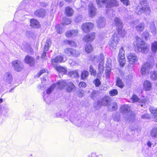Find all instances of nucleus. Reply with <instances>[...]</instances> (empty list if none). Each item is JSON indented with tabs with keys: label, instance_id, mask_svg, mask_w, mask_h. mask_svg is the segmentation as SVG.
I'll use <instances>...</instances> for the list:
<instances>
[{
	"label": "nucleus",
	"instance_id": "nucleus-30",
	"mask_svg": "<svg viewBox=\"0 0 157 157\" xmlns=\"http://www.w3.org/2000/svg\"><path fill=\"white\" fill-rule=\"evenodd\" d=\"M142 152L146 157H151L152 156L151 151L148 149H144L142 150Z\"/></svg>",
	"mask_w": 157,
	"mask_h": 157
},
{
	"label": "nucleus",
	"instance_id": "nucleus-55",
	"mask_svg": "<svg viewBox=\"0 0 157 157\" xmlns=\"http://www.w3.org/2000/svg\"><path fill=\"white\" fill-rule=\"evenodd\" d=\"M111 60L110 58H108L107 59L106 64V68H111Z\"/></svg>",
	"mask_w": 157,
	"mask_h": 157
},
{
	"label": "nucleus",
	"instance_id": "nucleus-16",
	"mask_svg": "<svg viewBox=\"0 0 157 157\" xmlns=\"http://www.w3.org/2000/svg\"><path fill=\"white\" fill-rule=\"evenodd\" d=\"M3 79L6 84H10L13 80L12 75L11 73L7 72L5 73L3 75Z\"/></svg>",
	"mask_w": 157,
	"mask_h": 157
},
{
	"label": "nucleus",
	"instance_id": "nucleus-63",
	"mask_svg": "<svg viewBox=\"0 0 157 157\" xmlns=\"http://www.w3.org/2000/svg\"><path fill=\"white\" fill-rule=\"evenodd\" d=\"M47 51L45 50V49H44L43 52L41 56L42 58L43 59H45L46 58V53Z\"/></svg>",
	"mask_w": 157,
	"mask_h": 157
},
{
	"label": "nucleus",
	"instance_id": "nucleus-27",
	"mask_svg": "<svg viewBox=\"0 0 157 157\" xmlns=\"http://www.w3.org/2000/svg\"><path fill=\"white\" fill-rule=\"evenodd\" d=\"M63 58L61 56L56 57L54 59L52 60V63L53 65H56L55 63H61L63 61Z\"/></svg>",
	"mask_w": 157,
	"mask_h": 157
},
{
	"label": "nucleus",
	"instance_id": "nucleus-26",
	"mask_svg": "<svg viewBox=\"0 0 157 157\" xmlns=\"http://www.w3.org/2000/svg\"><path fill=\"white\" fill-rule=\"evenodd\" d=\"M67 91L69 92L73 91L75 89V86L73 83L71 82H68L67 85Z\"/></svg>",
	"mask_w": 157,
	"mask_h": 157
},
{
	"label": "nucleus",
	"instance_id": "nucleus-52",
	"mask_svg": "<svg viewBox=\"0 0 157 157\" xmlns=\"http://www.w3.org/2000/svg\"><path fill=\"white\" fill-rule=\"evenodd\" d=\"M65 43L71 46L75 47L76 46V44L74 41L72 40H66L65 41Z\"/></svg>",
	"mask_w": 157,
	"mask_h": 157
},
{
	"label": "nucleus",
	"instance_id": "nucleus-45",
	"mask_svg": "<svg viewBox=\"0 0 157 157\" xmlns=\"http://www.w3.org/2000/svg\"><path fill=\"white\" fill-rule=\"evenodd\" d=\"M89 71L90 72V74L91 75L94 76H95L97 74L96 71L95 69L91 66H90Z\"/></svg>",
	"mask_w": 157,
	"mask_h": 157
},
{
	"label": "nucleus",
	"instance_id": "nucleus-46",
	"mask_svg": "<svg viewBox=\"0 0 157 157\" xmlns=\"http://www.w3.org/2000/svg\"><path fill=\"white\" fill-rule=\"evenodd\" d=\"M56 86V85L55 84H53L50 87L48 88L46 91V93L47 94H50L53 90L54 88Z\"/></svg>",
	"mask_w": 157,
	"mask_h": 157
},
{
	"label": "nucleus",
	"instance_id": "nucleus-28",
	"mask_svg": "<svg viewBox=\"0 0 157 157\" xmlns=\"http://www.w3.org/2000/svg\"><path fill=\"white\" fill-rule=\"evenodd\" d=\"M116 85L121 89H122L124 86V83L122 80L119 77L117 78Z\"/></svg>",
	"mask_w": 157,
	"mask_h": 157
},
{
	"label": "nucleus",
	"instance_id": "nucleus-53",
	"mask_svg": "<svg viewBox=\"0 0 157 157\" xmlns=\"http://www.w3.org/2000/svg\"><path fill=\"white\" fill-rule=\"evenodd\" d=\"M88 75V72L87 71H83L81 74V78L82 79H84L87 77Z\"/></svg>",
	"mask_w": 157,
	"mask_h": 157
},
{
	"label": "nucleus",
	"instance_id": "nucleus-43",
	"mask_svg": "<svg viewBox=\"0 0 157 157\" xmlns=\"http://www.w3.org/2000/svg\"><path fill=\"white\" fill-rule=\"evenodd\" d=\"M71 21L70 19L64 17L63 18L62 24L63 25H67L71 24Z\"/></svg>",
	"mask_w": 157,
	"mask_h": 157
},
{
	"label": "nucleus",
	"instance_id": "nucleus-54",
	"mask_svg": "<svg viewBox=\"0 0 157 157\" xmlns=\"http://www.w3.org/2000/svg\"><path fill=\"white\" fill-rule=\"evenodd\" d=\"M93 83L94 84L96 87H99L101 84V82L98 78H96L93 81Z\"/></svg>",
	"mask_w": 157,
	"mask_h": 157
},
{
	"label": "nucleus",
	"instance_id": "nucleus-57",
	"mask_svg": "<svg viewBox=\"0 0 157 157\" xmlns=\"http://www.w3.org/2000/svg\"><path fill=\"white\" fill-rule=\"evenodd\" d=\"M120 1L124 5L126 6L130 4L129 0H120Z\"/></svg>",
	"mask_w": 157,
	"mask_h": 157
},
{
	"label": "nucleus",
	"instance_id": "nucleus-10",
	"mask_svg": "<svg viewBox=\"0 0 157 157\" xmlns=\"http://www.w3.org/2000/svg\"><path fill=\"white\" fill-rule=\"evenodd\" d=\"M119 40V38L117 34L115 33L113 36L112 40L109 42L110 49L111 50L114 51L115 49Z\"/></svg>",
	"mask_w": 157,
	"mask_h": 157
},
{
	"label": "nucleus",
	"instance_id": "nucleus-13",
	"mask_svg": "<svg viewBox=\"0 0 157 157\" xmlns=\"http://www.w3.org/2000/svg\"><path fill=\"white\" fill-rule=\"evenodd\" d=\"M127 58L129 63L133 64L138 61V58L136 55L133 53H130L127 56Z\"/></svg>",
	"mask_w": 157,
	"mask_h": 157
},
{
	"label": "nucleus",
	"instance_id": "nucleus-24",
	"mask_svg": "<svg viewBox=\"0 0 157 157\" xmlns=\"http://www.w3.org/2000/svg\"><path fill=\"white\" fill-rule=\"evenodd\" d=\"M25 61L26 63L29 64L30 66L33 65L34 63L33 58L29 56H26L25 59Z\"/></svg>",
	"mask_w": 157,
	"mask_h": 157
},
{
	"label": "nucleus",
	"instance_id": "nucleus-34",
	"mask_svg": "<svg viewBox=\"0 0 157 157\" xmlns=\"http://www.w3.org/2000/svg\"><path fill=\"white\" fill-rule=\"evenodd\" d=\"M63 26V25L61 24V25H57L56 26V31L58 33L61 34L64 31Z\"/></svg>",
	"mask_w": 157,
	"mask_h": 157
},
{
	"label": "nucleus",
	"instance_id": "nucleus-22",
	"mask_svg": "<svg viewBox=\"0 0 157 157\" xmlns=\"http://www.w3.org/2000/svg\"><path fill=\"white\" fill-rule=\"evenodd\" d=\"M56 85V86L58 89H61L63 88L67 85V83L66 80H60L57 82Z\"/></svg>",
	"mask_w": 157,
	"mask_h": 157
},
{
	"label": "nucleus",
	"instance_id": "nucleus-6",
	"mask_svg": "<svg viewBox=\"0 0 157 157\" xmlns=\"http://www.w3.org/2000/svg\"><path fill=\"white\" fill-rule=\"evenodd\" d=\"M114 22L117 26V29L118 33L122 37H124L125 34L124 29H123L122 22L119 18L116 17L114 19Z\"/></svg>",
	"mask_w": 157,
	"mask_h": 157
},
{
	"label": "nucleus",
	"instance_id": "nucleus-15",
	"mask_svg": "<svg viewBox=\"0 0 157 157\" xmlns=\"http://www.w3.org/2000/svg\"><path fill=\"white\" fill-rule=\"evenodd\" d=\"M12 65L14 69L17 71H20L22 69L23 64L20 61L18 60L13 61Z\"/></svg>",
	"mask_w": 157,
	"mask_h": 157
},
{
	"label": "nucleus",
	"instance_id": "nucleus-8",
	"mask_svg": "<svg viewBox=\"0 0 157 157\" xmlns=\"http://www.w3.org/2000/svg\"><path fill=\"white\" fill-rule=\"evenodd\" d=\"M104 56L103 54H101L100 56H94L92 57L90 59L94 63H98V68L103 69L104 64Z\"/></svg>",
	"mask_w": 157,
	"mask_h": 157
},
{
	"label": "nucleus",
	"instance_id": "nucleus-37",
	"mask_svg": "<svg viewBox=\"0 0 157 157\" xmlns=\"http://www.w3.org/2000/svg\"><path fill=\"white\" fill-rule=\"evenodd\" d=\"M83 40L87 44L85 47V50L86 52L88 53V35H86L83 38Z\"/></svg>",
	"mask_w": 157,
	"mask_h": 157
},
{
	"label": "nucleus",
	"instance_id": "nucleus-32",
	"mask_svg": "<svg viewBox=\"0 0 157 157\" xmlns=\"http://www.w3.org/2000/svg\"><path fill=\"white\" fill-rule=\"evenodd\" d=\"M117 109V103L116 102H113L111 105H109L108 106V109L110 111H115Z\"/></svg>",
	"mask_w": 157,
	"mask_h": 157
},
{
	"label": "nucleus",
	"instance_id": "nucleus-44",
	"mask_svg": "<svg viewBox=\"0 0 157 157\" xmlns=\"http://www.w3.org/2000/svg\"><path fill=\"white\" fill-rule=\"evenodd\" d=\"M120 114L119 113H114L113 115V120L115 121L118 122L120 120Z\"/></svg>",
	"mask_w": 157,
	"mask_h": 157
},
{
	"label": "nucleus",
	"instance_id": "nucleus-14",
	"mask_svg": "<svg viewBox=\"0 0 157 157\" xmlns=\"http://www.w3.org/2000/svg\"><path fill=\"white\" fill-rule=\"evenodd\" d=\"M151 68V65L149 63H145L142 66L140 72L141 74L144 75L149 72Z\"/></svg>",
	"mask_w": 157,
	"mask_h": 157
},
{
	"label": "nucleus",
	"instance_id": "nucleus-25",
	"mask_svg": "<svg viewBox=\"0 0 157 157\" xmlns=\"http://www.w3.org/2000/svg\"><path fill=\"white\" fill-rule=\"evenodd\" d=\"M30 26L35 28H38L40 27V24L35 19H32L30 20Z\"/></svg>",
	"mask_w": 157,
	"mask_h": 157
},
{
	"label": "nucleus",
	"instance_id": "nucleus-31",
	"mask_svg": "<svg viewBox=\"0 0 157 157\" xmlns=\"http://www.w3.org/2000/svg\"><path fill=\"white\" fill-rule=\"evenodd\" d=\"M74 11L70 7H67L65 9V13L66 15L69 16H71L73 14Z\"/></svg>",
	"mask_w": 157,
	"mask_h": 157
},
{
	"label": "nucleus",
	"instance_id": "nucleus-48",
	"mask_svg": "<svg viewBox=\"0 0 157 157\" xmlns=\"http://www.w3.org/2000/svg\"><path fill=\"white\" fill-rule=\"evenodd\" d=\"M111 68H106L105 71V74L106 78H109L110 77V74L111 73Z\"/></svg>",
	"mask_w": 157,
	"mask_h": 157
},
{
	"label": "nucleus",
	"instance_id": "nucleus-18",
	"mask_svg": "<svg viewBox=\"0 0 157 157\" xmlns=\"http://www.w3.org/2000/svg\"><path fill=\"white\" fill-rule=\"evenodd\" d=\"M127 21H131L133 19V15H128V16L126 17ZM139 21V19H135L131 21L130 23V24L131 26L132 27H133L135 26V24L136 23H138Z\"/></svg>",
	"mask_w": 157,
	"mask_h": 157
},
{
	"label": "nucleus",
	"instance_id": "nucleus-11",
	"mask_svg": "<svg viewBox=\"0 0 157 157\" xmlns=\"http://www.w3.org/2000/svg\"><path fill=\"white\" fill-rule=\"evenodd\" d=\"M125 52L123 47L120 49L118 54V62L121 67H123L125 65Z\"/></svg>",
	"mask_w": 157,
	"mask_h": 157
},
{
	"label": "nucleus",
	"instance_id": "nucleus-39",
	"mask_svg": "<svg viewBox=\"0 0 157 157\" xmlns=\"http://www.w3.org/2000/svg\"><path fill=\"white\" fill-rule=\"evenodd\" d=\"M29 1L27 0H24L21 2L20 4V8L21 9H25L27 6Z\"/></svg>",
	"mask_w": 157,
	"mask_h": 157
},
{
	"label": "nucleus",
	"instance_id": "nucleus-41",
	"mask_svg": "<svg viewBox=\"0 0 157 157\" xmlns=\"http://www.w3.org/2000/svg\"><path fill=\"white\" fill-rule=\"evenodd\" d=\"M82 28L84 33H88V23H86L83 24L82 26Z\"/></svg>",
	"mask_w": 157,
	"mask_h": 157
},
{
	"label": "nucleus",
	"instance_id": "nucleus-9",
	"mask_svg": "<svg viewBox=\"0 0 157 157\" xmlns=\"http://www.w3.org/2000/svg\"><path fill=\"white\" fill-rule=\"evenodd\" d=\"M109 99V97L105 96L100 100L95 102L94 104V107L96 109H98L101 106H105L108 104Z\"/></svg>",
	"mask_w": 157,
	"mask_h": 157
},
{
	"label": "nucleus",
	"instance_id": "nucleus-40",
	"mask_svg": "<svg viewBox=\"0 0 157 157\" xmlns=\"http://www.w3.org/2000/svg\"><path fill=\"white\" fill-rule=\"evenodd\" d=\"M150 27L151 30V32L153 35H155L156 34V29L154 23L153 22L151 23V25Z\"/></svg>",
	"mask_w": 157,
	"mask_h": 157
},
{
	"label": "nucleus",
	"instance_id": "nucleus-3",
	"mask_svg": "<svg viewBox=\"0 0 157 157\" xmlns=\"http://www.w3.org/2000/svg\"><path fill=\"white\" fill-rule=\"evenodd\" d=\"M141 7L138 6L135 12L138 15H140L144 13L146 15H149L151 12V10L147 4V0H139Z\"/></svg>",
	"mask_w": 157,
	"mask_h": 157
},
{
	"label": "nucleus",
	"instance_id": "nucleus-12",
	"mask_svg": "<svg viewBox=\"0 0 157 157\" xmlns=\"http://www.w3.org/2000/svg\"><path fill=\"white\" fill-rule=\"evenodd\" d=\"M65 53L68 56L77 57L79 56L80 52L78 51L70 48H67L64 50Z\"/></svg>",
	"mask_w": 157,
	"mask_h": 157
},
{
	"label": "nucleus",
	"instance_id": "nucleus-4",
	"mask_svg": "<svg viewBox=\"0 0 157 157\" xmlns=\"http://www.w3.org/2000/svg\"><path fill=\"white\" fill-rule=\"evenodd\" d=\"M129 107L127 105L122 106L120 108L121 112L123 114L127 113V117H126L127 120L128 119L130 121H133L135 118V115L129 111Z\"/></svg>",
	"mask_w": 157,
	"mask_h": 157
},
{
	"label": "nucleus",
	"instance_id": "nucleus-49",
	"mask_svg": "<svg viewBox=\"0 0 157 157\" xmlns=\"http://www.w3.org/2000/svg\"><path fill=\"white\" fill-rule=\"evenodd\" d=\"M151 78L153 80L157 79V71H155L151 73Z\"/></svg>",
	"mask_w": 157,
	"mask_h": 157
},
{
	"label": "nucleus",
	"instance_id": "nucleus-1",
	"mask_svg": "<svg viewBox=\"0 0 157 157\" xmlns=\"http://www.w3.org/2000/svg\"><path fill=\"white\" fill-rule=\"evenodd\" d=\"M96 2L99 7H101L102 5L105 3L106 8V13H109V10L111 11V8L113 7H117L119 6V4L116 0H96Z\"/></svg>",
	"mask_w": 157,
	"mask_h": 157
},
{
	"label": "nucleus",
	"instance_id": "nucleus-21",
	"mask_svg": "<svg viewBox=\"0 0 157 157\" xmlns=\"http://www.w3.org/2000/svg\"><path fill=\"white\" fill-rule=\"evenodd\" d=\"M151 83L147 80L145 81L143 83V88L146 91H150L151 89Z\"/></svg>",
	"mask_w": 157,
	"mask_h": 157
},
{
	"label": "nucleus",
	"instance_id": "nucleus-5",
	"mask_svg": "<svg viewBox=\"0 0 157 157\" xmlns=\"http://www.w3.org/2000/svg\"><path fill=\"white\" fill-rule=\"evenodd\" d=\"M70 121L76 126L78 127H85L87 125V120L83 118L79 119L77 117H75L74 119H72L71 117H68Z\"/></svg>",
	"mask_w": 157,
	"mask_h": 157
},
{
	"label": "nucleus",
	"instance_id": "nucleus-42",
	"mask_svg": "<svg viewBox=\"0 0 157 157\" xmlns=\"http://www.w3.org/2000/svg\"><path fill=\"white\" fill-rule=\"evenodd\" d=\"M51 44V42L50 40L49 39H47L45 44L44 49H45L46 51H48Z\"/></svg>",
	"mask_w": 157,
	"mask_h": 157
},
{
	"label": "nucleus",
	"instance_id": "nucleus-36",
	"mask_svg": "<svg viewBox=\"0 0 157 157\" xmlns=\"http://www.w3.org/2000/svg\"><path fill=\"white\" fill-rule=\"evenodd\" d=\"M68 75L71 78H77L79 76L78 72L76 70L69 71Z\"/></svg>",
	"mask_w": 157,
	"mask_h": 157
},
{
	"label": "nucleus",
	"instance_id": "nucleus-58",
	"mask_svg": "<svg viewBox=\"0 0 157 157\" xmlns=\"http://www.w3.org/2000/svg\"><path fill=\"white\" fill-rule=\"evenodd\" d=\"M149 33L147 31L144 32L143 33V36L145 39H147L149 37Z\"/></svg>",
	"mask_w": 157,
	"mask_h": 157
},
{
	"label": "nucleus",
	"instance_id": "nucleus-38",
	"mask_svg": "<svg viewBox=\"0 0 157 157\" xmlns=\"http://www.w3.org/2000/svg\"><path fill=\"white\" fill-rule=\"evenodd\" d=\"M56 69L59 72L63 73V74H65L67 71V70L65 68L61 66L56 67Z\"/></svg>",
	"mask_w": 157,
	"mask_h": 157
},
{
	"label": "nucleus",
	"instance_id": "nucleus-47",
	"mask_svg": "<svg viewBox=\"0 0 157 157\" xmlns=\"http://www.w3.org/2000/svg\"><path fill=\"white\" fill-rule=\"evenodd\" d=\"M157 50V41L153 43L151 45V50L153 52H155Z\"/></svg>",
	"mask_w": 157,
	"mask_h": 157
},
{
	"label": "nucleus",
	"instance_id": "nucleus-2",
	"mask_svg": "<svg viewBox=\"0 0 157 157\" xmlns=\"http://www.w3.org/2000/svg\"><path fill=\"white\" fill-rule=\"evenodd\" d=\"M136 46L137 48V52H141L144 53H147L149 50V45L146 44L142 39L139 37H136Z\"/></svg>",
	"mask_w": 157,
	"mask_h": 157
},
{
	"label": "nucleus",
	"instance_id": "nucleus-62",
	"mask_svg": "<svg viewBox=\"0 0 157 157\" xmlns=\"http://www.w3.org/2000/svg\"><path fill=\"white\" fill-rule=\"evenodd\" d=\"M46 71V70L45 69H43L41 70L40 71V72L37 74L36 76L37 77H39L42 74H43Z\"/></svg>",
	"mask_w": 157,
	"mask_h": 157
},
{
	"label": "nucleus",
	"instance_id": "nucleus-33",
	"mask_svg": "<svg viewBox=\"0 0 157 157\" xmlns=\"http://www.w3.org/2000/svg\"><path fill=\"white\" fill-rule=\"evenodd\" d=\"M151 136L154 138H157V127L153 128L150 132Z\"/></svg>",
	"mask_w": 157,
	"mask_h": 157
},
{
	"label": "nucleus",
	"instance_id": "nucleus-56",
	"mask_svg": "<svg viewBox=\"0 0 157 157\" xmlns=\"http://www.w3.org/2000/svg\"><path fill=\"white\" fill-rule=\"evenodd\" d=\"M149 110L152 113H157V109L154 107H150L149 108Z\"/></svg>",
	"mask_w": 157,
	"mask_h": 157
},
{
	"label": "nucleus",
	"instance_id": "nucleus-60",
	"mask_svg": "<svg viewBox=\"0 0 157 157\" xmlns=\"http://www.w3.org/2000/svg\"><path fill=\"white\" fill-rule=\"evenodd\" d=\"M84 94V91L82 90H80L78 92V95L79 97H82Z\"/></svg>",
	"mask_w": 157,
	"mask_h": 157
},
{
	"label": "nucleus",
	"instance_id": "nucleus-50",
	"mask_svg": "<svg viewBox=\"0 0 157 157\" xmlns=\"http://www.w3.org/2000/svg\"><path fill=\"white\" fill-rule=\"evenodd\" d=\"M95 34L94 32L89 33V42L93 40L95 38Z\"/></svg>",
	"mask_w": 157,
	"mask_h": 157
},
{
	"label": "nucleus",
	"instance_id": "nucleus-29",
	"mask_svg": "<svg viewBox=\"0 0 157 157\" xmlns=\"http://www.w3.org/2000/svg\"><path fill=\"white\" fill-rule=\"evenodd\" d=\"M55 117H68L67 115H66L64 112L63 111L61 110L59 112H57L55 116H54Z\"/></svg>",
	"mask_w": 157,
	"mask_h": 157
},
{
	"label": "nucleus",
	"instance_id": "nucleus-20",
	"mask_svg": "<svg viewBox=\"0 0 157 157\" xmlns=\"http://www.w3.org/2000/svg\"><path fill=\"white\" fill-rule=\"evenodd\" d=\"M46 12L44 10L40 9L37 10L35 12L34 15L39 17H44L46 15Z\"/></svg>",
	"mask_w": 157,
	"mask_h": 157
},
{
	"label": "nucleus",
	"instance_id": "nucleus-17",
	"mask_svg": "<svg viewBox=\"0 0 157 157\" xmlns=\"http://www.w3.org/2000/svg\"><path fill=\"white\" fill-rule=\"evenodd\" d=\"M96 9L92 3L89 4V17H92L96 14Z\"/></svg>",
	"mask_w": 157,
	"mask_h": 157
},
{
	"label": "nucleus",
	"instance_id": "nucleus-7",
	"mask_svg": "<svg viewBox=\"0 0 157 157\" xmlns=\"http://www.w3.org/2000/svg\"><path fill=\"white\" fill-rule=\"evenodd\" d=\"M147 97L145 96L142 97L141 100H140L137 96L133 94L132 97L130 99L129 101L133 103L138 102V105H140L142 107H145L147 102Z\"/></svg>",
	"mask_w": 157,
	"mask_h": 157
},
{
	"label": "nucleus",
	"instance_id": "nucleus-64",
	"mask_svg": "<svg viewBox=\"0 0 157 157\" xmlns=\"http://www.w3.org/2000/svg\"><path fill=\"white\" fill-rule=\"evenodd\" d=\"M79 86L80 87L85 88L86 86V84L85 82H81L79 83Z\"/></svg>",
	"mask_w": 157,
	"mask_h": 157
},
{
	"label": "nucleus",
	"instance_id": "nucleus-35",
	"mask_svg": "<svg viewBox=\"0 0 157 157\" xmlns=\"http://www.w3.org/2000/svg\"><path fill=\"white\" fill-rule=\"evenodd\" d=\"M145 24L144 23H140L136 26V30L138 31L142 32L144 28Z\"/></svg>",
	"mask_w": 157,
	"mask_h": 157
},
{
	"label": "nucleus",
	"instance_id": "nucleus-61",
	"mask_svg": "<svg viewBox=\"0 0 157 157\" xmlns=\"http://www.w3.org/2000/svg\"><path fill=\"white\" fill-rule=\"evenodd\" d=\"M82 19V17L81 15H79L76 17L75 19V21L76 22H78L80 21Z\"/></svg>",
	"mask_w": 157,
	"mask_h": 157
},
{
	"label": "nucleus",
	"instance_id": "nucleus-51",
	"mask_svg": "<svg viewBox=\"0 0 157 157\" xmlns=\"http://www.w3.org/2000/svg\"><path fill=\"white\" fill-rule=\"evenodd\" d=\"M118 93V91L117 90L113 89L109 91V94L110 96H114L117 95Z\"/></svg>",
	"mask_w": 157,
	"mask_h": 157
},
{
	"label": "nucleus",
	"instance_id": "nucleus-59",
	"mask_svg": "<svg viewBox=\"0 0 157 157\" xmlns=\"http://www.w3.org/2000/svg\"><path fill=\"white\" fill-rule=\"evenodd\" d=\"M149 117V115L148 113H145L144 114H142L141 116V118L142 119H146L148 118Z\"/></svg>",
	"mask_w": 157,
	"mask_h": 157
},
{
	"label": "nucleus",
	"instance_id": "nucleus-19",
	"mask_svg": "<svg viewBox=\"0 0 157 157\" xmlns=\"http://www.w3.org/2000/svg\"><path fill=\"white\" fill-rule=\"evenodd\" d=\"M97 25L99 28H102L105 25V20L102 17H100L97 21Z\"/></svg>",
	"mask_w": 157,
	"mask_h": 157
},
{
	"label": "nucleus",
	"instance_id": "nucleus-23",
	"mask_svg": "<svg viewBox=\"0 0 157 157\" xmlns=\"http://www.w3.org/2000/svg\"><path fill=\"white\" fill-rule=\"evenodd\" d=\"M78 33L77 30H71L66 32V36L68 37H73L77 35Z\"/></svg>",
	"mask_w": 157,
	"mask_h": 157
}]
</instances>
